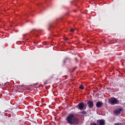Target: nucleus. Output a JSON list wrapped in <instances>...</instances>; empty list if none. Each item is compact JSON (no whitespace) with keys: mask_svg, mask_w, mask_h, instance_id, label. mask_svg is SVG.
<instances>
[{"mask_svg":"<svg viewBox=\"0 0 125 125\" xmlns=\"http://www.w3.org/2000/svg\"><path fill=\"white\" fill-rule=\"evenodd\" d=\"M66 121L69 125H79L80 123V120L77 117H75L74 114H69L66 118Z\"/></svg>","mask_w":125,"mask_h":125,"instance_id":"1","label":"nucleus"},{"mask_svg":"<svg viewBox=\"0 0 125 125\" xmlns=\"http://www.w3.org/2000/svg\"><path fill=\"white\" fill-rule=\"evenodd\" d=\"M108 104L111 105H114L115 104H119V101L115 98H110L108 99Z\"/></svg>","mask_w":125,"mask_h":125,"instance_id":"2","label":"nucleus"},{"mask_svg":"<svg viewBox=\"0 0 125 125\" xmlns=\"http://www.w3.org/2000/svg\"><path fill=\"white\" fill-rule=\"evenodd\" d=\"M84 103H82L78 104V105H77L76 107H78V109H79L80 110H84V109H86V107L83 108L84 107Z\"/></svg>","mask_w":125,"mask_h":125,"instance_id":"3","label":"nucleus"},{"mask_svg":"<svg viewBox=\"0 0 125 125\" xmlns=\"http://www.w3.org/2000/svg\"><path fill=\"white\" fill-rule=\"evenodd\" d=\"M87 104H88L89 108H91L93 107L94 104L92 101H88Z\"/></svg>","mask_w":125,"mask_h":125,"instance_id":"4","label":"nucleus"},{"mask_svg":"<svg viewBox=\"0 0 125 125\" xmlns=\"http://www.w3.org/2000/svg\"><path fill=\"white\" fill-rule=\"evenodd\" d=\"M122 111V108H119L114 111V113H115V114H119V113H120V112Z\"/></svg>","mask_w":125,"mask_h":125,"instance_id":"5","label":"nucleus"},{"mask_svg":"<svg viewBox=\"0 0 125 125\" xmlns=\"http://www.w3.org/2000/svg\"><path fill=\"white\" fill-rule=\"evenodd\" d=\"M97 124L98 125H104L105 124L104 121V120H100Z\"/></svg>","mask_w":125,"mask_h":125,"instance_id":"6","label":"nucleus"},{"mask_svg":"<svg viewBox=\"0 0 125 125\" xmlns=\"http://www.w3.org/2000/svg\"><path fill=\"white\" fill-rule=\"evenodd\" d=\"M71 62V59L68 58H64L63 60L64 63H66L67 62Z\"/></svg>","mask_w":125,"mask_h":125,"instance_id":"7","label":"nucleus"},{"mask_svg":"<svg viewBox=\"0 0 125 125\" xmlns=\"http://www.w3.org/2000/svg\"><path fill=\"white\" fill-rule=\"evenodd\" d=\"M102 105V102H98L97 103H96V107H97L98 108H100Z\"/></svg>","mask_w":125,"mask_h":125,"instance_id":"8","label":"nucleus"},{"mask_svg":"<svg viewBox=\"0 0 125 125\" xmlns=\"http://www.w3.org/2000/svg\"><path fill=\"white\" fill-rule=\"evenodd\" d=\"M39 30H32L30 33H33V34H35L36 32H38Z\"/></svg>","mask_w":125,"mask_h":125,"instance_id":"9","label":"nucleus"},{"mask_svg":"<svg viewBox=\"0 0 125 125\" xmlns=\"http://www.w3.org/2000/svg\"><path fill=\"white\" fill-rule=\"evenodd\" d=\"M80 113L81 114H83V115L86 114V112L85 111H80Z\"/></svg>","mask_w":125,"mask_h":125,"instance_id":"10","label":"nucleus"},{"mask_svg":"<svg viewBox=\"0 0 125 125\" xmlns=\"http://www.w3.org/2000/svg\"><path fill=\"white\" fill-rule=\"evenodd\" d=\"M80 88L82 90H83V89L84 88V87L83 85H80Z\"/></svg>","mask_w":125,"mask_h":125,"instance_id":"11","label":"nucleus"},{"mask_svg":"<svg viewBox=\"0 0 125 125\" xmlns=\"http://www.w3.org/2000/svg\"><path fill=\"white\" fill-rule=\"evenodd\" d=\"M74 31H75V30H74V28H71V29H70V32H74Z\"/></svg>","mask_w":125,"mask_h":125,"instance_id":"12","label":"nucleus"},{"mask_svg":"<svg viewBox=\"0 0 125 125\" xmlns=\"http://www.w3.org/2000/svg\"><path fill=\"white\" fill-rule=\"evenodd\" d=\"M90 125H97V124H95L94 123H92V124H90Z\"/></svg>","mask_w":125,"mask_h":125,"instance_id":"13","label":"nucleus"},{"mask_svg":"<svg viewBox=\"0 0 125 125\" xmlns=\"http://www.w3.org/2000/svg\"><path fill=\"white\" fill-rule=\"evenodd\" d=\"M115 125H123L122 124H121V123H117L116 124H115Z\"/></svg>","mask_w":125,"mask_h":125,"instance_id":"14","label":"nucleus"},{"mask_svg":"<svg viewBox=\"0 0 125 125\" xmlns=\"http://www.w3.org/2000/svg\"><path fill=\"white\" fill-rule=\"evenodd\" d=\"M68 40V39H67V38H64V41H67Z\"/></svg>","mask_w":125,"mask_h":125,"instance_id":"15","label":"nucleus"},{"mask_svg":"<svg viewBox=\"0 0 125 125\" xmlns=\"http://www.w3.org/2000/svg\"><path fill=\"white\" fill-rule=\"evenodd\" d=\"M76 68H77V67H74V68H73V72H74V71L75 70V69H76Z\"/></svg>","mask_w":125,"mask_h":125,"instance_id":"16","label":"nucleus"},{"mask_svg":"<svg viewBox=\"0 0 125 125\" xmlns=\"http://www.w3.org/2000/svg\"><path fill=\"white\" fill-rule=\"evenodd\" d=\"M75 60H76V62H78V61H77V58H75Z\"/></svg>","mask_w":125,"mask_h":125,"instance_id":"17","label":"nucleus"},{"mask_svg":"<svg viewBox=\"0 0 125 125\" xmlns=\"http://www.w3.org/2000/svg\"><path fill=\"white\" fill-rule=\"evenodd\" d=\"M46 83H44V85H45V84H46Z\"/></svg>","mask_w":125,"mask_h":125,"instance_id":"18","label":"nucleus"},{"mask_svg":"<svg viewBox=\"0 0 125 125\" xmlns=\"http://www.w3.org/2000/svg\"><path fill=\"white\" fill-rule=\"evenodd\" d=\"M65 77H66V78H67V76H65Z\"/></svg>","mask_w":125,"mask_h":125,"instance_id":"19","label":"nucleus"}]
</instances>
